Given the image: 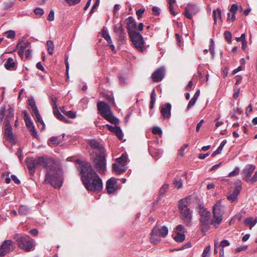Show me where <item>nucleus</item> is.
I'll list each match as a JSON object with an SVG mask.
<instances>
[{
  "mask_svg": "<svg viewBox=\"0 0 257 257\" xmlns=\"http://www.w3.org/2000/svg\"><path fill=\"white\" fill-rule=\"evenodd\" d=\"M26 162L31 176L34 174L37 168L42 166L46 170L45 182L56 189H59L62 186L63 181L62 169L55 160L52 158L38 157L27 158Z\"/></svg>",
  "mask_w": 257,
  "mask_h": 257,
  "instance_id": "nucleus-1",
  "label": "nucleus"
},
{
  "mask_svg": "<svg viewBox=\"0 0 257 257\" xmlns=\"http://www.w3.org/2000/svg\"><path fill=\"white\" fill-rule=\"evenodd\" d=\"M224 212V206L221 204V200H218L213 206V218L212 220H211L210 212L206 208H200L199 214L202 232L205 233L210 227L211 224L217 227L222 220Z\"/></svg>",
  "mask_w": 257,
  "mask_h": 257,
  "instance_id": "nucleus-2",
  "label": "nucleus"
},
{
  "mask_svg": "<svg viewBox=\"0 0 257 257\" xmlns=\"http://www.w3.org/2000/svg\"><path fill=\"white\" fill-rule=\"evenodd\" d=\"M80 172L82 181L87 190L98 192L102 189V181L90 163L83 162Z\"/></svg>",
  "mask_w": 257,
  "mask_h": 257,
  "instance_id": "nucleus-3",
  "label": "nucleus"
},
{
  "mask_svg": "<svg viewBox=\"0 0 257 257\" xmlns=\"http://www.w3.org/2000/svg\"><path fill=\"white\" fill-rule=\"evenodd\" d=\"M97 109L101 115L110 123L115 124V126H112L110 124H106L108 130L115 134L119 140H122L123 135L121 128L116 126L118 124L119 120L113 114L110 106L103 101H99L97 103Z\"/></svg>",
  "mask_w": 257,
  "mask_h": 257,
  "instance_id": "nucleus-4",
  "label": "nucleus"
},
{
  "mask_svg": "<svg viewBox=\"0 0 257 257\" xmlns=\"http://www.w3.org/2000/svg\"><path fill=\"white\" fill-rule=\"evenodd\" d=\"M125 21L129 36L133 45L138 51L143 52L145 50V42L142 35L137 31V23L134 19L129 17Z\"/></svg>",
  "mask_w": 257,
  "mask_h": 257,
  "instance_id": "nucleus-5",
  "label": "nucleus"
},
{
  "mask_svg": "<svg viewBox=\"0 0 257 257\" xmlns=\"http://www.w3.org/2000/svg\"><path fill=\"white\" fill-rule=\"evenodd\" d=\"M188 199L184 198L180 200L178 207L182 219L186 225H189L192 220V211L188 208Z\"/></svg>",
  "mask_w": 257,
  "mask_h": 257,
  "instance_id": "nucleus-6",
  "label": "nucleus"
},
{
  "mask_svg": "<svg viewBox=\"0 0 257 257\" xmlns=\"http://www.w3.org/2000/svg\"><path fill=\"white\" fill-rule=\"evenodd\" d=\"M168 233V229L165 226H155L152 230L150 241L154 244H158L161 241V237H165Z\"/></svg>",
  "mask_w": 257,
  "mask_h": 257,
  "instance_id": "nucleus-7",
  "label": "nucleus"
},
{
  "mask_svg": "<svg viewBox=\"0 0 257 257\" xmlns=\"http://www.w3.org/2000/svg\"><path fill=\"white\" fill-rule=\"evenodd\" d=\"M28 104L30 106L32 114L37 123L38 126L41 130H43L45 128V123L39 113L33 97H30L28 98Z\"/></svg>",
  "mask_w": 257,
  "mask_h": 257,
  "instance_id": "nucleus-8",
  "label": "nucleus"
},
{
  "mask_svg": "<svg viewBox=\"0 0 257 257\" xmlns=\"http://www.w3.org/2000/svg\"><path fill=\"white\" fill-rule=\"evenodd\" d=\"M94 162V167L98 172L101 174L104 173L106 171V159L104 153L91 156Z\"/></svg>",
  "mask_w": 257,
  "mask_h": 257,
  "instance_id": "nucleus-9",
  "label": "nucleus"
},
{
  "mask_svg": "<svg viewBox=\"0 0 257 257\" xmlns=\"http://www.w3.org/2000/svg\"><path fill=\"white\" fill-rule=\"evenodd\" d=\"M16 241L19 247L27 251L31 250L35 246L34 240L30 239L27 236L18 237Z\"/></svg>",
  "mask_w": 257,
  "mask_h": 257,
  "instance_id": "nucleus-10",
  "label": "nucleus"
},
{
  "mask_svg": "<svg viewBox=\"0 0 257 257\" xmlns=\"http://www.w3.org/2000/svg\"><path fill=\"white\" fill-rule=\"evenodd\" d=\"M15 247V244L11 240L4 241L0 247V257L12 252Z\"/></svg>",
  "mask_w": 257,
  "mask_h": 257,
  "instance_id": "nucleus-11",
  "label": "nucleus"
},
{
  "mask_svg": "<svg viewBox=\"0 0 257 257\" xmlns=\"http://www.w3.org/2000/svg\"><path fill=\"white\" fill-rule=\"evenodd\" d=\"M6 111V123L8 121L10 122V120L13 118L14 116V110L13 108L9 107V108L6 110V106L5 105L2 106L0 108V122H2L3 120L4 117L5 115V112Z\"/></svg>",
  "mask_w": 257,
  "mask_h": 257,
  "instance_id": "nucleus-12",
  "label": "nucleus"
},
{
  "mask_svg": "<svg viewBox=\"0 0 257 257\" xmlns=\"http://www.w3.org/2000/svg\"><path fill=\"white\" fill-rule=\"evenodd\" d=\"M199 10L198 6L193 4H189L186 7L184 14L187 18L191 19L193 16L199 12Z\"/></svg>",
  "mask_w": 257,
  "mask_h": 257,
  "instance_id": "nucleus-13",
  "label": "nucleus"
},
{
  "mask_svg": "<svg viewBox=\"0 0 257 257\" xmlns=\"http://www.w3.org/2000/svg\"><path fill=\"white\" fill-rule=\"evenodd\" d=\"M5 137L10 143H13L15 142V139L12 132V127L8 121L6 123L5 127Z\"/></svg>",
  "mask_w": 257,
  "mask_h": 257,
  "instance_id": "nucleus-14",
  "label": "nucleus"
},
{
  "mask_svg": "<svg viewBox=\"0 0 257 257\" xmlns=\"http://www.w3.org/2000/svg\"><path fill=\"white\" fill-rule=\"evenodd\" d=\"M172 106L170 103H167L160 106V112L163 119H169L171 115Z\"/></svg>",
  "mask_w": 257,
  "mask_h": 257,
  "instance_id": "nucleus-15",
  "label": "nucleus"
},
{
  "mask_svg": "<svg viewBox=\"0 0 257 257\" xmlns=\"http://www.w3.org/2000/svg\"><path fill=\"white\" fill-rule=\"evenodd\" d=\"M165 76V68L161 67L157 69L152 75V78L154 82L161 81Z\"/></svg>",
  "mask_w": 257,
  "mask_h": 257,
  "instance_id": "nucleus-16",
  "label": "nucleus"
},
{
  "mask_svg": "<svg viewBox=\"0 0 257 257\" xmlns=\"http://www.w3.org/2000/svg\"><path fill=\"white\" fill-rule=\"evenodd\" d=\"M106 188L109 194L115 192L117 189L116 180L114 178L109 179L106 182Z\"/></svg>",
  "mask_w": 257,
  "mask_h": 257,
  "instance_id": "nucleus-17",
  "label": "nucleus"
},
{
  "mask_svg": "<svg viewBox=\"0 0 257 257\" xmlns=\"http://www.w3.org/2000/svg\"><path fill=\"white\" fill-rule=\"evenodd\" d=\"M89 145L94 149L93 153L95 155L104 153V148L96 141L94 140L89 141Z\"/></svg>",
  "mask_w": 257,
  "mask_h": 257,
  "instance_id": "nucleus-18",
  "label": "nucleus"
},
{
  "mask_svg": "<svg viewBox=\"0 0 257 257\" xmlns=\"http://www.w3.org/2000/svg\"><path fill=\"white\" fill-rule=\"evenodd\" d=\"M255 169V166L252 165H247L243 170L242 172V176L247 181Z\"/></svg>",
  "mask_w": 257,
  "mask_h": 257,
  "instance_id": "nucleus-19",
  "label": "nucleus"
},
{
  "mask_svg": "<svg viewBox=\"0 0 257 257\" xmlns=\"http://www.w3.org/2000/svg\"><path fill=\"white\" fill-rule=\"evenodd\" d=\"M149 152L151 155L156 160L160 158L163 153L162 149H156L152 147H149Z\"/></svg>",
  "mask_w": 257,
  "mask_h": 257,
  "instance_id": "nucleus-20",
  "label": "nucleus"
},
{
  "mask_svg": "<svg viewBox=\"0 0 257 257\" xmlns=\"http://www.w3.org/2000/svg\"><path fill=\"white\" fill-rule=\"evenodd\" d=\"M4 66L7 70H14L16 67V65L14 59L11 57L8 59Z\"/></svg>",
  "mask_w": 257,
  "mask_h": 257,
  "instance_id": "nucleus-21",
  "label": "nucleus"
},
{
  "mask_svg": "<svg viewBox=\"0 0 257 257\" xmlns=\"http://www.w3.org/2000/svg\"><path fill=\"white\" fill-rule=\"evenodd\" d=\"M24 118L25 121L26 125L28 128L30 130V128L34 127L33 125V123L31 120L30 117L29 116L28 114L26 112H24Z\"/></svg>",
  "mask_w": 257,
  "mask_h": 257,
  "instance_id": "nucleus-22",
  "label": "nucleus"
},
{
  "mask_svg": "<svg viewBox=\"0 0 257 257\" xmlns=\"http://www.w3.org/2000/svg\"><path fill=\"white\" fill-rule=\"evenodd\" d=\"M54 115L59 120L63 121L65 122L69 123L70 121L67 119L64 115H63L59 111L58 109L53 110Z\"/></svg>",
  "mask_w": 257,
  "mask_h": 257,
  "instance_id": "nucleus-23",
  "label": "nucleus"
},
{
  "mask_svg": "<svg viewBox=\"0 0 257 257\" xmlns=\"http://www.w3.org/2000/svg\"><path fill=\"white\" fill-rule=\"evenodd\" d=\"M127 155L126 154H122L120 157L116 159V161L120 165L124 166L127 162Z\"/></svg>",
  "mask_w": 257,
  "mask_h": 257,
  "instance_id": "nucleus-24",
  "label": "nucleus"
},
{
  "mask_svg": "<svg viewBox=\"0 0 257 257\" xmlns=\"http://www.w3.org/2000/svg\"><path fill=\"white\" fill-rule=\"evenodd\" d=\"M213 20L215 24L217 23V19H219L221 21V11L220 9L217 8L213 11Z\"/></svg>",
  "mask_w": 257,
  "mask_h": 257,
  "instance_id": "nucleus-25",
  "label": "nucleus"
},
{
  "mask_svg": "<svg viewBox=\"0 0 257 257\" xmlns=\"http://www.w3.org/2000/svg\"><path fill=\"white\" fill-rule=\"evenodd\" d=\"M257 223V219H253L252 217L246 218L244 220V223L246 225H248L250 226V229L251 228Z\"/></svg>",
  "mask_w": 257,
  "mask_h": 257,
  "instance_id": "nucleus-26",
  "label": "nucleus"
},
{
  "mask_svg": "<svg viewBox=\"0 0 257 257\" xmlns=\"http://www.w3.org/2000/svg\"><path fill=\"white\" fill-rule=\"evenodd\" d=\"M227 141L225 140L222 141L219 146L217 148V150L212 153V156L214 157L216 155L220 154L221 152L223 147H224Z\"/></svg>",
  "mask_w": 257,
  "mask_h": 257,
  "instance_id": "nucleus-27",
  "label": "nucleus"
},
{
  "mask_svg": "<svg viewBox=\"0 0 257 257\" xmlns=\"http://www.w3.org/2000/svg\"><path fill=\"white\" fill-rule=\"evenodd\" d=\"M18 212L21 215H26L29 212V209L25 205H21L19 207Z\"/></svg>",
  "mask_w": 257,
  "mask_h": 257,
  "instance_id": "nucleus-28",
  "label": "nucleus"
},
{
  "mask_svg": "<svg viewBox=\"0 0 257 257\" xmlns=\"http://www.w3.org/2000/svg\"><path fill=\"white\" fill-rule=\"evenodd\" d=\"M185 234L180 232H177L176 234L174 236V239L178 242H181L185 240Z\"/></svg>",
  "mask_w": 257,
  "mask_h": 257,
  "instance_id": "nucleus-29",
  "label": "nucleus"
},
{
  "mask_svg": "<svg viewBox=\"0 0 257 257\" xmlns=\"http://www.w3.org/2000/svg\"><path fill=\"white\" fill-rule=\"evenodd\" d=\"M14 5V2L12 0H7L5 1L3 4V9L4 10H8L12 8Z\"/></svg>",
  "mask_w": 257,
  "mask_h": 257,
  "instance_id": "nucleus-30",
  "label": "nucleus"
},
{
  "mask_svg": "<svg viewBox=\"0 0 257 257\" xmlns=\"http://www.w3.org/2000/svg\"><path fill=\"white\" fill-rule=\"evenodd\" d=\"M112 169L114 172L118 174H120L125 171V168H119L117 164H113Z\"/></svg>",
  "mask_w": 257,
  "mask_h": 257,
  "instance_id": "nucleus-31",
  "label": "nucleus"
},
{
  "mask_svg": "<svg viewBox=\"0 0 257 257\" xmlns=\"http://www.w3.org/2000/svg\"><path fill=\"white\" fill-rule=\"evenodd\" d=\"M156 94L155 92V90L153 89L151 95V102L150 105V108L151 109H152L154 107V105L156 102Z\"/></svg>",
  "mask_w": 257,
  "mask_h": 257,
  "instance_id": "nucleus-32",
  "label": "nucleus"
},
{
  "mask_svg": "<svg viewBox=\"0 0 257 257\" xmlns=\"http://www.w3.org/2000/svg\"><path fill=\"white\" fill-rule=\"evenodd\" d=\"M241 188V185L239 183H236L235 184L233 190L232 191H231V193L234 194V195L236 194V196H238L240 192Z\"/></svg>",
  "mask_w": 257,
  "mask_h": 257,
  "instance_id": "nucleus-33",
  "label": "nucleus"
},
{
  "mask_svg": "<svg viewBox=\"0 0 257 257\" xmlns=\"http://www.w3.org/2000/svg\"><path fill=\"white\" fill-rule=\"evenodd\" d=\"M47 46L48 47V53L50 55H52L53 54V50H54V44L53 41L51 40H48L47 42Z\"/></svg>",
  "mask_w": 257,
  "mask_h": 257,
  "instance_id": "nucleus-34",
  "label": "nucleus"
},
{
  "mask_svg": "<svg viewBox=\"0 0 257 257\" xmlns=\"http://www.w3.org/2000/svg\"><path fill=\"white\" fill-rule=\"evenodd\" d=\"M173 184L175 188H180L182 186V180L179 178H175L173 181Z\"/></svg>",
  "mask_w": 257,
  "mask_h": 257,
  "instance_id": "nucleus-35",
  "label": "nucleus"
},
{
  "mask_svg": "<svg viewBox=\"0 0 257 257\" xmlns=\"http://www.w3.org/2000/svg\"><path fill=\"white\" fill-rule=\"evenodd\" d=\"M30 43L28 42H24L23 44H18L17 46V48H20L25 51L30 47Z\"/></svg>",
  "mask_w": 257,
  "mask_h": 257,
  "instance_id": "nucleus-36",
  "label": "nucleus"
},
{
  "mask_svg": "<svg viewBox=\"0 0 257 257\" xmlns=\"http://www.w3.org/2000/svg\"><path fill=\"white\" fill-rule=\"evenodd\" d=\"M168 188L169 186L168 184H164L162 186L159 191L160 195L158 197L159 199L161 198V196L164 194L165 192L168 190Z\"/></svg>",
  "mask_w": 257,
  "mask_h": 257,
  "instance_id": "nucleus-37",
  "label": "nucleus"
},
{
  "mask_svg": "<svg viewBox=\"0 0 257 257\" xmlns=\"http://www.w3.org/2000/svg\"><path fill=\"white\" fill-rule=\"evenodd\" d=\"M114 31L119 35L125 32L124 28L122 26H115Z\"/></svg>",
  "mask_w": 257,
  "mask_h": 257,
  "instance_id": "nucleus-38",
  "label": "nucleus"
},
{
  "mask_svg": "<svg viewBox=\"0 0 257 257\" xmlns=\"http://www.w3.org/2000/svg\"><path fill=\"white\" fill-rule=\"evenodd\" d=\"M5 34L6 35V36L8 39H13L16 36V33L13 30L6 31L5 33Z\"/></svg>",
  "mask_w": 257,
  "mask_h": 257,
  "instance_id": "nucleus-39",
  "label": "nucleus"
},
{
  "mask_svg": "<svg viewBox=\"0 0 257 257\" xmlns=\"http://www.w3.org/2000/svg\"><path fill=\"white\" fill-rule=\"evenodd\" d=\"M209 51L210 53L212 54V56L214 57L215 54L214 51V44L212 39L210 40V44H209Z\"/></svg>",
  "mask_w": 257,
  "mask_h": 257,
  "instance_id": "nucleus-40",
  "label": "nucleus"
},
{
  "mask_svg": "<svg viewBox=\"0 0 257 257\" xmlns=\"http://www.w3.org/2000/svg\"><path fill=\"white\" fill-rule=\"evenodd\" d=\"M102 37L106 40V41L108 42H111V39L109 35V34L105 31H102Z\"/></svg>",
  "mask_w": 257,
  "mask_h": 257,
  "instance_id": "nucleus-41",
  "label": "nucleus"
},
{
  "mask_svg": "<svg viewBox=\"0 0 257 257\" xmlns=\"http://www.w3.org/2000/svg\"><path fill=\"white\" fill-rule=\"evenodd\" d=\"M153 133L154 134H158L160 136L162 135V131L161 128L160 127L155 126L153 128L152 130Z\"/></svg>",
  "mask_w": 257,
  "mask_h": 257,
  "instance_id": "nucleus-42",
  "label": "nucleus"
},
{
  "mask_svg": "<svg viewBox=\"0 0 257 257\" xmlns=\"http://www.w3.org/2000/svg\"><path fill=\"white\" fill-rule=\"evenodd\" d=\"M224 36H225V38L226 40V41L229 42V43H230L231 41V38H232V35L231 34V33L229 31H225L224 32Z\"/></svg>",
  "mask_w": 257,
  "mask_h": 257,
  "instance_id": "nucleus-43",
  "label": "nucleus"
},
{
  "mask_svg": "<svg viewBox=\"0 0 257 257\" xmlns=\"http://www.w3.org/2000/svg\"><path fill=\"white\" fill-rule=\"evenodd\" d=\"M65 114L71 118H75L76 116V113L72 111H65Z\"/></svg>",
  "mask_w": 257,
  "mask_h": 257,
  "instance_id": "nucleus-44",
  "label": "nucleus"
},
{
  "mask_svg": "<svg viewBox=\"0 0 257 257\" xmlns=\"http://www.w3.org/2000/svg\"><path fill=\"white\" fill-rule=\"evenodd\" d=\"M237 196H236V194L235 195L234 194L231 193V191H229V194L227 195V198L228 200L233 202L237 198Z\"/></svg>",
  "mask_w": 257,
  "mask_h": 257,
  "instance_id": "nucleus-45",
  "label": "nucleus"
},
{
  "mask_svg": "<svg viewBox=\"0 0 257 257\" xmlns=\"http://www.w3.org/2000/svg\"><path fill=\"white\" fill-rule=\"evenodd\" d=\"M176 230L177 232H183L184 233L186 232L185 227L181 224H179L176 226Z\"/></svg>",
  "mask_w": 257,
  "mask_h": 257,
  "instance_id": "nucleus-46",
  "label": "nucleus"
},
{
  "mask_svg": "<svg viewBox=\"0 0 257 257\" xmlns=\"http://www.w3.org/2000/svg\"><path fill=\"white\" fill-rule=\"evenodd\" d=\"M238 9V6L235 4H233L232 5V6L229 10V11L231 13H233L234 14H235L237 11Z\"/></svg>",
  "mask_w": 257,
  "mask_h": 257,
  "instance_id": "nucleus-47",
  "label": "nucleus"
},
{
  "mask_svg": "<svg viewBox=\"0 0 257 257\" xmlns=\"http://www.w3.org/2000/svg\"><path fill=\"white\" fill-rule=\"evenodd\" d=\"M239 168L237 167L233 171H231L229 174V177L236 176L239 174Z\"/></svg>",
  "mask_w": 257,
  "mask_h": 257,
  "instance_id": "nucleus-48",
  "label": "nucleus"
},
{
  "mask_svg": "<svg viewBox=\"0 0 257 257\" xmlns=\"http://www.w3.org/2000/svg\"><path fill=\"white\" fill-rule=\"evenodd\" d=\"M196 101L197 99L192 97L188 104L187 107V110H189L192 106H193L195 104Z\"/></svg>",
  "mask_w": 257,
  "mask_h": 257,
  "instance_id": "nucleus-49",
  "label": "nucleus"
},
{
  "mask_svg": "<svg viewBox=\"0 0 257 257\" xmlns=\"http://www.w3.org/2000/svg\"><path fill=\"white\" fill-rule=\"evenodd\" d=\"M119 10V5L118 4H116L114 5L113 8V15L115 17H118V11Z\"/></svg>",
  "mask_w": 257,
  "mask_h": 257,
  "instance_id": "nucleus-50",
  "label": "nucleus"
},
{
  "mask_svg": "<svg viewBox=\"0 0 257 257\" xmlns=\"http://www.w3.org/2000/svg\"><path fill=\"white\" fill-rule=\"evenodd\" d=\"M51 101H52V106L53 110H54V109H58L57 105L56 104V101H57L56 97H52L51 98Z\"/></svg>",
  "mask_w": 257,
  "mask_h": 257,
  "instance_id": "nucleus-51",
  "label": "nucleus"
},
{
  "mask_svg": "<svg viewBox=\"0 0 257 257\" xmlns=\"http://www.w3.org/2000/svg\"><path fill=\"white\" fill-rule=\"evenodd\" d=\"M34 13L36 15L42 16L44 14V11L40 8H37L34 10Z\"/></svg>",
  "mask_w": 257,
  "mask_h": 257,
  "instance_id": "nucleus-52",
  "label": "nucleus"
},
{
  "mask_svg": "<svg viewBox=\"0 0 257 257\" xmlns=\"http://www.w3.org/2000/svg\"><path fill=\"white\" fill-rule=\"evenodd\" d=\"M47 20L49 21H52L54 20V12L53 10H51L50 13L47 17Z\"/></svg>",
  "mask_w": 257,
  "mask_h": 257,
  "instance_id": "nucleus-53",
  "label": "nucleus"
},
{
  "mask_svg": "<svg viewBox=\"0 0 257 257\" xmlns=\"http://www.w3.org/2000/svg\"><path fill=\"white\" fill-rule=\"evenodd\" d=\"M99 3H100V0H96L95 1L94 4L93 5V6L91 8V10L90 12V14H92L94 12V10L98 7Z\"/></svg>",
  "mask_w": 257,
  "mask_h": 257,
  "instance_id": "nucleus-54",
  "label": "nucleus"
},
{
  "mask_svg": "<svg viewBox=\"0 0 257 257\" xmlns=\"http://www.w3.org/2000/svg\"><path fill=\"white\" fill-rule=\"evenodd\" d=\"M188 145L187 144H184L182 147H181L179 150V154L183 156L184 155V151L185 149L188 147Z\"/></svg>",
  "mask_w": 257,
  "mask_h": 257,
  "instance_id": "nucleus-55",
  "label": "nucleus"
},
{
  "mask_svg": "<svg viewBox=\"0 0 257 257\" xmlns=\"http://www.w3.org/2000/svg\"><path fill=\"white\" fill-rule=\"evenodd\" d=\"M145 12V9H140L136 12V15L138 19H140Z\"/></svg>",
  "mask_w": 257,
  "mask_h": 257,
  "instance_id": "nucleus-56",
  "label": "nucleus"
},
{
  "mask_svg": "<svg viewBox=\"0 0 257 257\" xmlns=\"http://www.w3.org/2000/svg\"><path fill=\"white\" fill-rule=\"evenodd\" d=\"M153 13L155 16H158L160 14V9L158 7L154 6L152 8Z\"/></svg>",
  "mask_w": 257,
  "mask_h": 257,
  "instance_id": "nucleus-57",
  "label": "nucleus"
},
{
  "mask_svg": "<svg viewBox=\"0 0 257 257\" xmlns=\"http://www.w3.org/2000/svg\"><path fill=\"white\" fill-rule=\"evenodd\" d=\"M177 44L179 46H181L182 44V39L178 34H176Z\"/></svg>",
  "mask_w": 257,
  "mask_h": 257,
  "instance_id": "nucleus-58",
  "label": "nucleus"
},
{
  "mask_svg": "<svg viewBox=\"0 0 257 257\" xmlns=\"http://www.w3.org/2000/svg\"><path fill=\"white\" fill-rule=\"evenodd\" d=\"M244 40H246L245 34L244 33L242 34L240 37L236 38V40L237 42H242Z\"/></svg>",
  "mask_w": 257,
  "mask_h": 257,
  "instance_id": "nucleus-59",
  "label": "nucleus"
},
{
  "mask_svg": "<svg viewBox=\"0 0 257 257\" xmlns=\"http://www.w3.org/2000/svg\"><path fill=\"white\" fill-rule=\"evenodd\" d=\"M17 156L19 157L20 161H22L23 159V152L21 148H19L17 153Z\"/></svg>",
  "mask_w": 257,
  "mask_h": 257,
  "instance_id": "nucleus-60",
  "label": "nucleus"
},
{
  "mask_svg": "<svg viewBox=\"0 0 257 257\" xmlns=\"http://www.w3.org/2000/svg\"><path fill=\"white\" fill-rule=\"evenodd\" d=\"M229 244L230 243L227 240H223L221 242L220 245L223 248L224 247L229 246Z\"/></svg>",
  "mask_w": 257,
  "mask_h": 257,
  "instance_id": "nucleus-61",
  "label": "nucleus"
},
{
  "mask_svg": "<svg viewBox=\"0 0 257 257\" xmlns=\"http://www.w3.org/2000/svg\"><path fill=\"white\" fill-rule=\"evenodd\" d=\"M251 183H254L257 181V171L255 172L253 176L249 180Z\"/></svg>",
  "mask_w": 257,
  "mask_h": 257,
  "instance_id": "nucleus-62",
  "label": "nucleus"
},
{
  "mask_svg": "<svg viewBox=\"0 0 257 257\" xmlns=\"http://www.w3.org/2000/svg\"><path fill=\"white\" fill-rule=\"evenodd\" d=\"M29 131L31 133V135L35 138H36L38 136L37 133L34 127L30 128V130H29Z\"/></svg>",
  "mask_w": 257,
  "mask_h": 257,
  "instance_id": "nucleus-63",
  "label": "nucleus"
},
{
  "mask_svg": "<svg viewBox=\"0 0 257 257\" xmlns=\"http://www.w3.org/2000/svg\"><path fill=\"white\" fill-rule=\"evenodd\" d=\"M235 79H236L235 84H239L242 79V77L241 76L237 75L235 76Z\"/></svg>",
  "mask_w": 257,
  "mask_h": 257,
  "instance_id": "nucleus-64",
  "label": "nucleus"
}]
</instances>
